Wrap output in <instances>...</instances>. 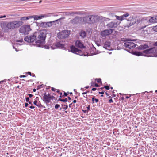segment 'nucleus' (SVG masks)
<instances>
[{
	"label": "nucleus",
	"instance_id": "f257e3e1",
	"mask_svg": "<svg viewBox=\"0 0 157 157\" xmlns=\"http://www.w3.org/2000/svg\"><path fill=\"white\" fill-rule=\"evenodd\" d=\"M46 37V33L45 31H41L34 33L32 35L27 36L24 38V40L28 43L35 42V45L37 47H43L46 49H49V46L44 45L45 43V40Z\"/></svg>",
	"mask_w": 157,
	"mask_h": 157
},
{
	"label": "nucleus",
	"instance_id": "f03ea898",
	"mask_svg": "<svg viewBox=\"0 0 157 157\" xmlns=\"http://www.w3.org/2000/svg\"><path fill=\"white\" fill-rule=\"evenodd\" d=\"M61 19V18H60L55 21L47 22H36V23L37 26H38L39 28H47L48 27H51L53 23L57 21H58L60 20Z\"/></svg>",
	"mask_w": 157,
	"mask_h": 157
},
{
	"label": "nucleus",
	"instance_id": "7ed1b4c3",
	"mask_svg": "<svg viewBox=\"0 0 157 157\" xmlns=\"http://www.w3.org/2000/svg\"><path fill=\"white\" fill-rule=\"evenodd\" d=\"M23 22L21 21H14L9 22L6 25V27L8 29H13L18 28L22 25Z\"/></svg>",
	"mask_w": 157,
	"mask_h": 157
},
{
	"label": "nucleus",
	"instance_id": "20e7f679",
	"mask_svg": "<svg viewBox=\"0 0 157 157\" xmlns=\"http://www.w3.org/2000/svg\"><path fill=\"white\" fill-rule=\"evenodd\" d=\"M132 40H130V41H128L125 42L124 43V46L127 48H128V49L127 48L125 50L129 52L130 53H132V51H131L130 49L134 48L136 45L132 42Z\"/></svg>",
	"mask_w": 157,
	"mask_h": 157
},
{
	"label": "nucleus",
	"instance_id": "39448f33",
	"mask_svg": "<svg viewBox=\"0 0 157 157\" xmlns=\"http://www.w3.org/2000/svg\"><path fill=\"white\" fill-rule=\"evenodd\" d=\"M31 30L29 25H25L21 26L19 29V31L21 33L28 34L29 32Z\"/></svg>",
	"mask_w": 157,
	"mask_h": 157
},
{
	"label": "nucleus",
	"instance_id": "423d86ee",
	"mask_svg": "<svg viewBox=\"0 0 157 157\" xmlns=\"http://www.w3.org/2000/svg\"><path fill=\"white\" fill-rule=\"evenodd\" d=\"M70 34V31L64 30L58 33V37L59 38L63 39L67 38Z\"/></svg>",
	"mask_w": 157,
	"mask_h": 157
},
{
	"label": "nucleus",
	"instance_id": "0eeeda50",
	"mask_svg": "<svg viewBox=\"0 0 157 157\" xmlns=\"http://www.w3.org/2000/svg\"><path fill=\"white\" fill-rule=\"evenodd\" d=\"M86 18L88 23H93L97 21L98 16L95 15H92L86 17Z\"/></svg>",
	"mask_w": 157,
	"mask_h": 157
},
{
	"label": "nucleus",
	"instance_id": "6e6552de",
	"mask_svg": "<svg viewBox=\"0 0 157 157\" xmlns=\"http://www.w3.org/2000/svg\"><path fill=\"white\" fill-rule=\"evenodd\" d=\"M149 55L148 56L157 57V48L154 47L149 48Z\"/></svg>",
	"mask_w": 157,
	"mask_h": 157
},
{
	"label": "nucleus",
	"instance_id": "1a4fd4ad",
	"mask_svg": "<svg viewBox=\"0 0 157 157\" xmlns=\"http://www.w3.org/2000/svg\"><path fill=\"white\" fill-rule=\"evenodd\" d=\"M119 24L118 21H112L107 24L106 26L108 29H114L116 28Z\"/></svg>",
	"mask_w": 157,
	"mask_h": 157
},
{
	"label": "nucleus",
	"instance_id": "9d476101",
	"mask_svg": "<svg viewBox=\"0 0 157 157\" xmlns=\"http://www.w3.org/2000/svg\"><path fill=\"white\" fill-rule=\"evenodd\" d=\"M113 31V29H106L101 31L100 33V34L102 37H105L112 33Z\"/></svg>",
	"mask_w": 157,
	"mask_h": 157
},
{
	"label": "nucleus",
	"instance_id": "9b49d317",
	"mask_svg": "<svg viewBox=\"0 0 157 157\" xmlns=\"http://www.w3.org/2000/svg\"><path fill=\"white\" fill-rule=\"evenodd\" d=\"M82 22V18L76 17L70 21V22L73 24H80Z\"/></svg>",
	"mask_w": 157,
	"mask_h": 157
},
{
	"label": "nucleus",
	"instance_id": "f8f14e48",
	"mask_svg": "<svg viewBox=\"0 0 157 157\" xmlns=\"http://www.w3.org/2000/svg\"><path fill=\"white\" fill-rule=\"evenodd\" d=\"M56 48H59L63 49H66L65 45L62 43L60 41L56 42L54 45Z\"/></svg>",
	"mask_w": 157,
	"mask_h": 157
},
{
	"label": "nucleus",
	"instance_id": "ddd939ff",
	"mask_svg": "<svg viewBox=\"0 0 157 157\" xmlns=\"http://www.w3.org/2000/svg\"><path fill=\"white\" fill-rule=\"evenodd\" d=\"M71 50L70 51L71 52L76 54H78L81 51L76 48L75 46L73 45H72L70 46ZM69 51H70L69 50Z\"/></svg>",
	"mask_w": 157,
	"mask_h": 157
},
{
	"label": "nucleus",
	"instance_id": "4468645a",
	"mask_svg": "<svg viewBox=\"0 0 157 157\" xmlns=\"http://www.w3.org/2000/svg\"><path fill=\"white\" fill-rule=\"evenodd\" d=\"M44 96L43 97V100L44 102L46 104L49 103L51 100V98L47 95L46 93L43 94Z\"/></svg>",
	"mask_w": 157,
	"mask_h": 157
},
{
	"label": "nucleus",
	"instance_id": "2eb2a0df",
	"mask_svg": "<svg viewBox=\"0 0 157 157\" xmlns=\"http://www.w3.org/2000/svg\"><path fill=\"white\" fill-rule=\"evenodd\" d=\"M75 46L78 48H85L83 43L79 40H76L75 43Z\"/></svg>",
	"mask_w": 157,
	"mask_h": 157
},
{
	"label": "nucleus",
	"instance_id": "dca6fc26",
	"mask_svg": "<svg viewBox=\"0 0 157 157\" xmlns=\"http://www.w3.org/2000/svg\"><path fill=\"white\" fill-rule=\"evenodd\" d=\"M104 47L109 50H110V42L107 41L105 42L104 44Z\"/></svg>",
	"mask_w": 157,
	"mask_h": 157
},
{
	"label": "nucleus",
	"instance_id": "f3484780",
	"mask_svg": "<svg viewBox=\"0 0 157 157\" xmlns=\"http://www.w3.org/2000/svg\"><path fill=\"white\" fill-rule=\"evenodd\" d=\"M149 48L148 45L146 44L143 45H141L139 47V49L140 50H144L147 48Z\"/></svg>",
	"mask_w": 157,
	"mask_h": 157
},
{
	"label": "nucleus",
	"instance_id": "a211bd4d",
	"mask_svg": "<svg viewBox=\"0 0 157 157\" xmlns=\"http://www.w3.org/2000/svg\"><path fill=\"white\" fill-rule=\"evenodd\" d=\"M33 18H34V20H37L38 19H40L42 18V15L38 16L37 15H33Z\"/></svg>",
	"mask_w": 157,
	"mask_h": 157
},
{
	"label": "nucleus",
	"instance_id": "6ab92c4d",
	"mask_svg": "<svg viewBox=\"0 0 157 157\" xmlns=\"http://www.w3.org/2000/svg\"><path fill=\"white\" fill-rule=\"evenodd\" d=\"M135 17H134L132 15H130V17L128 19V21L132 22H134V20H136L135 19Z\"/></svg>",
	"mask_w": 157,
	"mask_h": 157
},
{
	"label": "nucleus",
	"instance_id": "aec40b11",
	"mask_svg": "<svg viewBox=\"0 0 157 157\" xmlns=\"http://www.w3.org/2000/svg\"><path fill=\"white\" fill-rule=\"evenodd\" d=\"M129 16V14L128 13H126L125 14H124L123 15H121L122 20L125 19L126 18L128 17Z\"/></svg>",
	"mask_w": 157,
	"mask_h": 157
},
{
	"label": "nucleus",
	"instance_id": "412c9836",
	"mask_svg": "<svg viewBox=\"0 0 157 157\" xmlns=\"http://www.w3.org/2000/svg\"><path fill=\"white\" fill-rule=\"evenodd\" d=\"M86 35V33L84 31L81 32L80 33V36L82 38H84Z\"/></svg>",
	"mask_w": 157,
	"mask_h": 157
},
{
	"label": "nucleus",
	"instance_id": "4be33fe9",
	"mask_svg": "<svg viewBox=\"0 0 157 157\" xmlns=\"http://www.w3.org/2000/svg\"><path fill=\"white\" fill-rule=\"evenodd\" d=\"M155 17H153L149 20V21L151 23H155L156 22Z\"/></svg>",
	"mask_w": 157,
	"mask_h": 157
},
{
	"label": "nucleus",
	"instance_id": "5701e85b",
	"mask_svg": "<svg viewBox=\"0 0 157 157\" xmlns=\"http://www.w3.org/2000/svg\"><path fill=\"white\" fill-rule=\"evenodd\" d=\"M52 15V13H49L48 14H44V15H42V18L47 17H51Z\"/></svg>",
	"mask_w": 157,
	"mask_h": 157
},
{
	"label": "nucleus",
	"instance_id": "b1692460",
	"mask_svg": "<svg viewBox=\"0 0 157 157\" xmlns=\"http://www.w3.org/2000/svg\"><path fill=\"white\" fill-rule=\"evenodd\" d=\"M37 101L36 100H35L33 102L34 104L36 105V106H38L39 108H40L42 107L43 106L41 104H39V105H37Z\"/></svg>",
	"mask_w": 157,
	"mask_h": 157
},
{
	"label": "nucleus",
	"instance_id": "393cba45",
	"mask_svg": "<svg viewBox=\"0 0 157 157\" xmlns=\"http://www.w3.org/2000/svg\"><path fill=\"white\" fill-rule=\"evenodd\" d=\"M141 34L144 36H147L148 34V32L147 30H142L141 32Z\"/></svg>",
	"mask_w": 157,
	"mask_h": 157
},
{
	"label": "nucleus",
	"instance_id": "a878e982",
	"mask_svg": "<svg viewBox=\"0 0 157 157\" xmlns=\"http://www.w3.org/2000/svg\"><path fill=\"white\" fill-rule=\"evenodd\" d=\"M133 54L135 55H136L137 56H140L142 55V53L140 52H135L133 53Z\"/></svg>",
	"mask_w": 157,
	"mask_h": 157
},
{
	"label": "nucleus",
	"instance_id": "bb28decb",
	"mask_svg": "<svg viewBox=\"0 0 157 157\" xmlns=\"http://www.w3.org/2000/svg\"><path fill=\"white\" fill-rule=\"evenodd\" d=\"M93 103H97L99 101V100L98 99L95 98V97L93 96L92 98Z\"/></svg>",
	"mask_w": 157,
	"mask_h": 157
},
{
	"label": "nucleus",
	"instance_id": "cd10ccee",
	"mask_svg": "<svg viewBox=\"0 0 157 157\" xmlns=\"http://www.w3.org/2000/svg\"><path fill=\"white\" fill-rule=\"evenodd\" d=\"M136 20H135V21H134V22H131L129 23L128 25H127V26L128 27H129L131 26H132L134 24L136 23Z\"/></svg>",
	"mask_w": 157,
	"mask_h": 157
},
{
	"label": "nucleus",
	"instance_id": "c85d7f7f",
	"mask_svg": "<svg viewBox=\"0 0 157 157\" xmlns=\"http://www.w3.org/2000/svg\"><path fill=\"white\" fill-rule=\"evenodd\" d=\"M21 45V44H19V43H16L15 44H14V45L13 46V48H14V49H15V51H18V50L17 49V48H15V47L16 46L18 47V46Z\"/></svg>",
	"mask_w": 157,
	"mask_h": 157
},
{
	"label": "nucleus",
	"instance_id": "c756f323",
	"mask_svg": "<svg viewBox=\"0 0 157 157\" xmlns=\"http://www.w3.org/2000/svg\"><path fill=\"white\" fill-rule=\"evenodd\" d=\"M115 16L116 17V18L117 19L121 21L122 20L121 16Z\"/></svg>",
	"mask_w": 157,
	"mask_h": 157
},
{
	"label": "nucleus",
	"instance_id": "7c9ffc66",
	"mask_svg": "<svg viewBox=\"0 0 157 157\" xmlns=\"http://www.w3.org/2000/svg\"><path fill=\"white\" fill-rule=\"evenodd\" d=\"M62 106H63V109L64 110H66L68 108V106L67 105H61Z\"/></svg>",
	"mask_w": 157,
	"mask_h": 157
},
{
	"label": "nucleus",
	"instance_id": "2f4dec72",
	"mask_svg": "<svg viewBox=\"0 0 157 157\" xmlns=\"http://www.w3.org/2000/svg\"><path fill=\"white\" fill-rule=\"evenodd\" d=\"M150 51V50H149V49H146L143 51V52L144 53H146V54H149V51Z\"/></svg>",
	"mask_w": 157,
	"mask_h": 157
},
{
	"label": "nucleus",
	"instance_id": "473e14b6",
	"mask_svg": "<svg viewBox=\"0 0 157 157\" xmlns=\"http://www.w3.org/2000/svg\"><path fill=\"white\" fill-rule=\"evenodd\" d=\"M33 18L32 16H29L27 17H25L26 20Z\"/></svg>",
	"mask_w": 157,
	"mask_h": 157
},
{
	"label": "nucleus",
	"instance_id": "72a5a7b5",
	"mask_svg": "<svg viewBox=\"0 0 157 157\" xmlns=\"http://www.w3.org/2000/svg\"><path fill=\"white\" fill-rule=\"evenodd\" d=\"M95 80L97 81L98 83H101V79L100 78H96Z\"/></svg>",
	"mask_w": 157,
	"mask_h": 157
},
{
	"label": "nucleus",
	"instance_id": "f704fd0d",
	"mask_svg": "<svg viewBox=\"0 0 157 157\" xmlns=\"http://www.w3.org/2000/svg\"><path fill=\"white\" fill-rule=\"evenodd\" d=\"M104 88H105L107 90H109V87L108 86H105L103 88H101V89H102Z\"/></svg>",
	"mask_w": 157,
	"mask_h": 157
},
{
	"label": "nucleus",
	"instance_id": "c9c22d12",
	"mask_svg": "<svg viewBox=\"0 0 157 157\" xmlns=\"http://www.w3.org/2000/svg\"><path fill=\"white\" fill-rule=\"evenodd\" d=\"M60 106V105L59 104H56L55 106V109H57L59 108Z\"/></svg>",
	"mask_w": 157,
	"mask_h": 157
},
{
	"label": "nucleus",
	"instance_id": "e433bc0d",
	"mask_svg": "<svg viewBox=\"0 0 157 157\" xmlns=\"http://www.w3.org/2000/svg\"><path fill=\"white\" fill-rule=\"evenodd\" d=\"M20 20L21 21L26 20L25 17H21L20 18Z\"/></svg>",
	"mask_w": 157,
	"mask_h": 157
},
{
	"label": "nucleus",
	"instance_id": "4c0bfd02",
	"mask_svg": "<svg viewBox=\"0 0 157 157\" xmlns=\"http://www.w3.org/2000/svg\"><path fill=\"white\" fill-rule=\"evenodd\" d=\"M62 101L64 102H67V98H66L65 99H62Z\"/></svg>",
	"mask_w": 157,
	"mask_h": 157
},
{
	"label": "nucleus",
	"instance_id": "58836bf2",
	"mask_svg": "<svg viewBox=\"0 0 157 157\" xmlns=\"http://www.w3.org/2000/svg\"><path fill=\"white\" fill-rule=\"evenodd\" d=\"M69 93V92H67V93H66L65 92H64V95L65 96H67L68 94Z\"/></svg>",
	"mask_w": 157,
	"mask_h": 157
},
{
	"label": "nucleus",
	"instance_id": "ea45409f",
	"mask_svg": "<svg viewBox=\"0 0 157 157\" xmlns=\"http://www.w3.org/2000/svg\"><path fill=\"white\" fill-rule=\"evenodd\" d=\"M109 103H113V100H112V98H111L110 99H109Z\"/></svg>",
	"mask_w": 157,
	"mask_h": 157
},
{
	"label": "nucleus",
	"instance_id": "a19ab883",
	"mask_svg": "<svg viewBox=\"0 0 157 157\" xmlns=\"http://www.w3.org/2000/svg\"><path fill=\"white\" fill-rule=\"evenodd\" d=\"M23 40L22 39L18 40H17V42H20V43H22L23 42Z\"/></svg>",
	"mask_w": 157,
	"mask_h": 157
},
{
	"label": "nucleus",
	"instance_id": "79ce46f5",
	"mask_svg": "<svg viewBox=\"0 0 157 157\" xmlns=\"http://www.w3.org/2000/svg\"><path fill=\"white\" fill-rule=\"evenodd\" d=\"M25 100H26V101L27 102H29V97H26L25 98Z\"/></svg>",
	"mask_w": 157,
	"mask_h": 157
},
{
	"label": "nucleus",
	"instance_id": "37998d69",
	"mask_svg": "<svg viewBox=\"0 0 157 157\" xmlns=\"http://www.w3.org/2000/svg\"><path fill=\"white\" fill-rule=\"evenodd\" d=\"M44 86L43 85H41L38 86L39 88H43Z\"/></svg>",
	"mask_w": 157,
	"mask_h": 157
},
{
	"label": "nucleus",
	"instance_id": "c03bdc74",
	"mask_svg": "<svg viewBox=\"0 0 157 157\" xmlns=\"http://www.w3.org/2000/svg\"><path fill=\"white\" fill-rule=\"evenodd\" d=\"M52 16H57L58 15L56 14V13H52Z\"/></svg>",
	"mask_w": 157,
	"mask_h": 157
},
{
	"label": "nucleus",
	"instance_id": "a18cd8bd",
	"mask_svg": "<svg viewBox=\"0 0 157 157\" xmlns=\"http://www.w3.org/2000/svg\"><path fill=\"white\" fill-rule=\"evenodd\" d=\"M140 19H139V20H137L136 21V23H137V24H138V23H140Z\"/></svg>",
	"mask_w": 157,
	"mask_h": 157
},
{
	"label": "nucleus",
	"instance_id": "49530a36",
	"mask_svg": "<svg viewBox=\"0 0 157 157\" xmlns=\"http://www.w3.org/2000/svg\"><path fill=\"white\" fill-rule=\"evenodd\" d=\"M28 95L29 96V98H31L33 96V95L31 94H28Z\"/></svg>",
	"mask_w": 157,
	"mask_h": 157
},
{
	"label": "nucleus",
	"instance_id": "de8ad7c7",
	"mask_svg": "<svg viewBox=\"0 0 157 157\" xmlns=\"http://www.w3.org/2000/svg\"><path fill=\"white\" fill-rule=\"evenodd\" d=\"M87 112H88L90 110V106L89 105L87 107Z\"/></svg>",
	"mask_w": 157,
	"mask_h": 157
},
{
	"label": "nucleus",
	"instance_id": "09e8293b",
	"mask_svg": "<svg viewBox=\"0 0 157 157\" xmlns=\"http://www.w3.org/2000/svg\"><path fill=\"white\" fill-rule=\"evenodd\" d=\"M89 91H87V92H83L82 93V94L83 95H84V94H86L87 93L89 92Z\"/></svg>",
	"mask_w": 157,
	"mask_h": 157
},
{
	"label": "nucleus",
	"instance_id": "8fccbe9b",
	"mask_svg": "<svg viewBox=\"0 0 157 157\" xmlns=\"http://www.w3.org/2000/svg\"><path fill=\"white\" fill-rule=\"evenodd\" d=\"M94 86L96 87H99V85L98 84L96 83L94 84Z\"/></svg>",
	"mask_w": 157,
	"mask_h": 157
},
{
	"label": "nucleus",
	"instance_id": "3c124183",
	"mask_svg": "<svg viewBox=\"0 0 157 157\" xmlns=\"http://www.w3.org/2000/svg\"><path fill=\"white\" fill-rule=\"evenodd\" d=\"M29 108L30 109H34L35 108V107L34 106H33L31 105V106H29Z\"/></svg>",
	"mask_w": 157,
	"mask_h": 157
},
{
	"label": "nucleus",
	"instance_id": "603ef678",
	"mask_svg": "<svg viewBox=\"0 0 157 157\" xmlns=\"http://www.w3.org/2000/svg\"><path fill=\"white\" fill-rule=\"evenodd\" d=\"M99 94H104V91H102L101 92H99Z\"/></svg>",
	"mask_w": 157,
	"mask_h": 157
},
{
	"label": "nucleus",
	"instance_id": "864d4df0",
	"mask_svg": "<svg viewBox=\"0 0 157 157\" xmlns=\"http://www.w3.org/2000/svg\"><path fill=\"white\" fill-rule=\"evenodd\" d=\"M28 105H29V104L27 103H25V106L26 107H28Z\"/></svg>",
	"mask_w": 157,
	"mask_h": 157
},
{
	"label": "nucleus",
	"instance_id": "5fc2aeb1",
	"mask_svg": "<svg viewBox=\"0 0 157 157\" xmlns=\"http://www.w3.org/2000/svg\"><path fill=\"white\" fill-rule=\"evenodd\" d=\"M96 90V88H94L92 89V90L93 91H95Z\"/></svg>",
	"mask_w": 157,
	"mask_h": 157
},
{
	"label": "nucleus",
	"instance_id": "6e6d98bb",
	"mask_svg": "<svg viewBox=\"0 0 157 157\" xmlns=\"http://www.w3.org/2000/svg\"><path fill=\"white\" fill-rule=\"evenodd\" d=\"M55 90H56L53 87H52V88L51 89L52 90V91H55Z\"/></svg>",
	"mask_w": 157,
	"mask_h": 157
},
{
	"label": "nucleus",
	"instance_id": "4d7b16f0",
	"mask_svg": "<svg viewBox=\"0 0 157 157\" xmlns=\"http://www.w3.org/2000/svg\"><path fill=\"white\" fill-rule=\"evenodd\" d=\"M27 74H28L29 75H30V76H31V72H27Z\"/></svg>",
	"mask_w": 157,
	"mask_h": 157
},
{
	"label": "nucleus",
	"instance_id": "13d9d810",
	"mask_svg": "<svg viewBox=\"0 0 157 157\" xmlns=\"http://www.w3.org/2000/svg\"><path fill=\"white\" fill-rule=\"evenodd\" d=\"M6 17V15H4L3 16L0 17V18H5Z\"/></svg>",
	"mask_w": 157,
	"mask_h": 157
},
{
	"label": "nucleus",
	"instance_id": "bf43d9fd",
	"mask_svg": "<svg viewBox=\"0 0 157 157\" xmlns=\"http://www.w3.org/2000/svg\"><path fill=\"white\" fill-rule=\"evenodd\" d=\"M50 97L51 98V99H53V98L54 97L53 96L51 95L50 96Z\"/></svg>",
	"mask_w": 157,
	"mask_h": 157
},
{
	"label": "nucleus",
	"instance_id": "052dcab7",
	"mask_svg": "<svg viewBox=\"0 0 157 157\" xmlns=\"http://www.w3.org/2000/svg\"><path fill=\"white\" fill-rule=\"evenodd\" d=\"M20 77L21 78H22V77H26L24 75H21L20 76Z\"/></svg>",
	"mask_w": 157,
	"mask_h": 157
},
{
	"label": "nucleus",
	"instance_id": "680f3d73",
	"mask_svg": "<svg viewBox=\"0 0 157 157\" xmlns=\"http://www.w3.org/2000/svg\"><path fill=\"white\" fill-rule=\"evenodd\" d=\"M62 99L60 98H59L58 100V101H62Z\"/></svg>",
	"mask_w": 157,
	"mask_h": 157
},
{
	"label": "nucleus",
	"instance_id": "e2e57ef3",
	"mask_svg": "<svg viewBox=\"0 0 157 157\" xmlns=\"http://www.w3.org/2000/svg\"><path fill=\"white\" fill-rule=\"evenodd\" d=\"M83 112L84 113H86L87 112V110H82Z\"/></svg>",
	"mask_w": 157,
	"mask_h": 157
},
{
	"label": "nucleus",
	"instance_id": "0e129e2a",
	"mask_svg": "<svg viewBox=\"0 0 157 157\" xmlns=\"http://www.w3.org/2000/svg\"><path fill=\"white\" fill-rule=\"evenodd\" d=\"M72 103H71V104H69V107L70 108H71V105H72Z\"/></svg>",
	"mask_w": 157,
	"mask_h": 157
},
{
	"label": "nucleus",
	"instance_id": "69168bd1",
	"mask_svg": "<svg viewBox=\"0 0 157 157\" xmlns=\"http://www.w3.org/2000/svg\"><path fill=\"white\" fill-rule=\"evenodd\" d=\"M131 96V95H130L129 96H126V98L128 99L129 98V97Z\"/></svg>",
	"mask_w": 157,
	"mask_h": 157
},
{
	"label": "nucleus",
	"instance_id": "338daca9",
	"mask_svg": "<svg viewBox=\"0 0 157 157\" xmlns=\"http://www.w3.org/2000/svg\"><path fill=\"white\" fill-rule=\"evenodd\" d=\"M36 89H35V88L33 89V92H36Z\"/></svg>",
	"mask_w": 157,
	"mask_h": 157
},
{
	"label": "nucleus",
	"instance_id": "774afa93",
	"mask_svg": "<svg viewBox=\"0 0 157 157\" xmlns=\"http://www.w3.org/2000/svg\"><path fill=\"white\" fill-rule=\"evenodd\" d=\"M154 44L155 45L157 46V42H155L154 43Z\"/></svg>",
	"mask_w": 157,
	"mask_h": 157
}]
</instances>
